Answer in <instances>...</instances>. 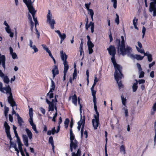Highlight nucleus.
Wrapping results in <instances>:
<instances>
[{
    "instance_id": "20e7f679",
    "label": "nucleus",
    "mask_w": 156,
    "mask_h": 156,
    "mask_svg": "<svg viewBox=\"0 0 156 156\" xmlns=\"http://www.w3.org/2000/svg\"><path fill=\"white\" fill-rule=\"evenodd\" d=\"M108 53L110 55H111V58L112 62L114 65L115 68L121 67L120 65L117 64L115 59V55L116 53V50L115 47L114 46L110 45L108 48L107 49Z\"/></svg>"
},
{
    "instance_id": "6e6552de",
    "label": "nucleus",
    "mask_w": 156,
    "mask_h": 156,
    "mask_svg": "<svg viewBox=\"0 0 156 156\" xmlns=\"http://www.w3.org/2000/svg\"><path fill=\"white\" fill-rule=\"evenodd\" d=\"M150 12H153V16H156V0H153V2L150 3L149 8Z\"/></svg>"
},
{
    "instance_id": "bb28decb",
    "label": "nucleus",
    "mask_w": 156,
    "mask_h": 156,
    "mask_svg": "<svg viewBox=\"0 0 156 156\" xmlns=\"http://www.w3.org/2000/svg\"><path fill=\"white\" fill-rule=\"evenodd\" d=\"M70 143H72V144H74L75 143H76V144H77V140L75 139V136L74 135L70 136Z\"/></svg>"
},
{
    "instance_id": "aec40b11",
    "label": "nucleus",
    "mask_w": 156,
    "mask_h": 156,
    "mask_svg": "<svg viewBox=\"0 0 156 156\" xmlns=\"http://www.w3.org/2000/svg\"><path fill=\"white\" fill-rule=\"evenodd\" d=\"M156 112V102L154 103L151 110V115H153Z\"/></svg>"
},
{
    "instance_id": "c756f323",
    "label": "nucleus",
    "mask_w": 156,
    "mask_h": 156,
    "mask_svg": "<svg viewBox=\"0 0 156 156\" xmlns=\"http://www.w3.org/2000/svg\"><path fill=\"white\" fill-rule=\"evenodd\" d=\"M81 151L80 149H79L78 150L76 154L74 152L72 153V156H80L81 155Z\"/></svg>"
},
{
    "instance_id": "f3484780",
    "label": "nucleus",
    "mask_w": 156,
    "mask_h": 156,
    "mask_svg": "<svg viewBox=\"0 0 156 156\" xmlns=\"http://www.w3.org/2000/svg\"><path fill=\"white\" fill-rule=\"evenodd\" d=\"M22 137L23 138V141L24 144L26 147H28L29 145V144L28 137L26 135H23Z\"/></svg>"
},
{
    "instance_id": "6e6d98bb",
    "label": "nucleus",
    "mask_w": 156,
    "mask_h": 156,
    "mask_svg": "<svg viewBox=\"0 0 156 156\" xmlns=\"http://www.w3.org/2000/svg\"><path fill=\"white\" fill-rule=\"evenodd\" d=\"M140 72V75L139 76V78H141L143 77L144 76V72L143 71H141Z\"/></svg>"
},
{
    "instance_id": "c03bdc74",
    "label": "nucleus",
    "mask_w": 156,
    "mask_h": 156,
    "mask_svg": "<svg viewBox=\"0 0 156 156\" xmlns=\"http://www.w3.org/2000/svg\"><path fill=\"white\" fill-rule=\"evenodd\" d=\"M29 114L30 117H33V113L32 108L29 109Z\"/></svg>"
},
{
    "instance_id": "a878e982",
    "label": "nucleus",
    "mask_w": 156,
    "mask_h": 156,
    "mask_svg": "<svg viewBox=\"0 0 156 156\" xmlns=\"http://www.w3.org/2000/svg\"><path fill=\"white\" fill-rule=\"evenodd\" d=\"M10 148L11 147H13L15 149V150L17 149V147L16 144V143L14 142H13L12 141V140H10Z\"/></svg>"
},
{
    "instance_id": "0eeeda50",
    "label": "nucleus",
    "mask_w": 156,
    "mask_h": 156,
    "mask_svg": "<svg viewBox=\"0 0 156 156\" xmlns=\"http://www.w3.org/2000/svg\"><path fill=\"white\" fill-rule=\"evenodd\" d=\"M51 82V88L48 93L47 94V96H48L49 98L51 99L53 98V91L55 88V83L51 79H50Z\"/></svg>"
},
{
    "instance_id": "603ef678",
    "label": "nucleus",
    "mask_w": 156,
    "mask_h": 156,
    "mask_svg": "<svg viewBox=\"0 0 156 156\" xmlns=\"http://www.w3.org/2000/svg\"><path fill=\"white\" fill-rule=\"evenodd\" d=\"M92 24L90 23H90L88 24H87V22H86L85 24V28L87 30L88 28L90 27L91 26Z\"/></svg>"
},
{
    "instance_id": "4c0bfd02",
    "label": "nucleus",
    "mask_w": 156,
    "mask_h": 156,
    "mask_svg": "<svg viewBox=\"0 0 156 156\" xmlns=\"http://www.w3.org/2000/svg\"><path fill=\"white\" fill-rule=\"evenodd\" d=\"M19 125L20 126H22V123L23 122V121L21 117L17 119Z\"/></svg>"
},
{
    "instance_id": "774afa93",
    "label": "nucleus",
    "mask_w": 156,
    "mask_h": 156,
    "mask_svg": "<svg viewBox=\"0 0 156 156\" xmlns=\"http://www.w3.org/2000/svg\"><path fill=\"white\" fill-rule=\"evenodd\" d=\"M5 76L4 74L3 73L2 70L0 69V77L2 78Z\"/></svg>"
},
{
    "instance_id": "a211bd4d",
    "label": "nucleus",
    "mask_w": 156,
    "mask_h": 156,
    "mask_svg": "<svg viewBox=\"0 0 156 156\" xmlns=\"http://www.w3.org/2000/svg\"><path fill=\"white\" fill-rule=\"evenodd\" d=\"M29 11V12L32 14L35 23H36V22L37 21V18L35 17L34 16L36 12V11L35 10V9H32Z\"/></svg>"
},
{
    "instance_id": "412c9836",
    "label": "nucleus",
    "mask_w": 156,
    "mask_h": 156,
    "mask_svg": "<svg viewBox=\"0 0 156 156\" xmlns=\"http://www.w3.org/2000/svg\"><path fill=\"white\" fill-rule=\"evenodd\" d=\"M25 131L29 139L31 140L33 136L32 133L29 129L27 128H26L25 129Z\"/></svg>"
},
{
    "instance_id": "f03ea898",
    "label": "nucleus",
    "mask_w": 156,
    "mask_h": 156,
    "mask_svg": "<svg viewBox=\"0 0 156 156\" xmlns=\"http://www.w3.org/2000/svg\"><path fill=\"white\" fill-rule=\"evenodd\" d=\"M3 91L2 92L4 93V90L6 91V94H9V96L8 97V101L11 105L13 107L14 106H16V102L14 101L12 94L11 92V89L9 85H8L7 87H3L2 88Z\"/></svg>"
},
{
    "instance_id": "7ed1b4c3",
    "label": "nucleus",
    "mask_w": 156,
    "mask_h": 156,
    "mask_svg": "<svg viewBox=\"0 0 156 156\" xmlns=\"http://www.w3.org/2000/svg\"><path fill=\"white\" fill-rule=\"evenodd\" d=\"M115 71L114 73V77L118 84L119 88L120 89L122 87V85L121 81L119 82V79H121L123 77V75L122 73V67L115 68Z\"/></svg>"
},
{
    "instance_id": "f8f14e48",
    "label": "nucleus",
    "mask_w": 156,
    "mask_h": 156,
    "mask_svg": "<svg viewBox=\"0 0 156 156\" xmlns=\"http://www.w3.org/2000/svg\"><path fill=\"white\" fill-rule=\"evenodd\" d=\"M5 57L4 55H1L0 53V65H2L4 70L5 69Z\"/></svg>"
},
{
    "instance_id": "1a4fd4ad",
    "label": "nucleus",
    "mask_w": 156,
    "mask_h": 156,
    "mask_svg": "<svg viewBox=\"0 0 156 156\" xmlns=\"http://www.w3.org/2000/svg\"><path fill=\"white\" fill-rule=\"evenodd\" d=\"M94 119H93L92 120V123L94 129H97L99 125V116H96L94 115Z\"/></svg>"
},
{
    "instance_id": "b1692460",
    "label": "nucleus",
    "mask_w": 156,
    "mask_h": 156,
    "mask_svg": "<svg viewBox=\"0 0 156 156\" xmlns=\"http://www.w3.org/2000/svg\"><path fill=\"white\" fill-rule=\"evenodd\" d=\"M72 103L74 104L75 106H77V98L75 94L72 96Z\"/></svg>"
},
{
    "instance_id": "8fccbe9b",
    "label": "nucleus",
    "mask_w": 156,
    "mask_h": 156,
    "mask_svg": "<svg viewBox=\"0 0 156 156\" xmlns=\"http://www.w3.org/2000/svg\"><path fill=\"white\" fill-rule=\"evenodd\" d=\"M111 1L113 3V7L115 9L117 7V0H111Z\"/></svg>"
},
{
    "instance_id": "7c9ffc66",
    "label": "nucleus",
    "mask_w": 156,
    "mask_h": 156,
    "mask_svg": "<svg viewBox=\"0 0 156 156\" xmlns=\"http://www.w3.org/2000/svg\"><path fill=\"white\" fill-rule=\"evenodd\" d=\"M121 98L122 105H124V106H126V98H124V96L122 95L121 96Z\"/></svg>"
},
{
    "instance_id": "c9c22d12",
    "label": "nucleus",
    "mask_w": 156,
    "mask_h": 156,
    "mask_svg": "<svg viewBox=\"0 0 156 156\" xmlns=\"http://www.w3.org/2000/svg\"><path fill=\"white\" fill-rule=\"evenodd\" d=\"M9 111V108L8 107L5 106L4 111V115L6 118H7V114Z\"/></svg>"
},
{
    "instance_id": "a18cd8bd",
    "label": "nucleus",
    "mask_w": 156,
    "mask_h": 156,
    "mask_svg": "<svg viewBox=\"0 0 156 156\" xmlns=\"http://www.w3.org/2000/svg\"><path fill=\"white\" fill-rule=\"evenodd\" d=\"M116 18L115 20V22L116 23L117 25H118L119 24V16L117 14H116Z\"/></svg>"
},
{
    "instance_id": "c85d7f7f",
    "label": "nucleus",
    "mask_w": 156,
    "mask_h": 156,
    "mask_svg": "<svg viewBox=\"0 0 156 156\" xmlns=\"http://www.w3.org/2000/svg\"><path fill=\"white\" fill-rule=\"evenodd\" d=\"M56 130L55 127H54L51 129V130H48L47 132V134L48 135H50L51 134L54 135L56 133Z\"/></svg>"
},
{
    "instance_id": "5fc2aeb1",
    "label": "nucleus",
    "mask_w": 156,
    "mask_h": 156,
    "mask_svg": "<svg viewBox=\"0 0 156 156\" xmlns=\"http://www.w3.org/2000/svg\"><path fill=\"white\" fill-rule=\"evenodd\" d=\"M11 55H12L13 59H15L16 58H17V55L16 53L13 52L11 54Z\"/></svg>"
},
{
    "instance_id": "e2e57ef3",
    "label": "nucleus",
    "mask_w": 156,
    "mask_h": 156,
    "mask_svg": "<svg viewBox=\"0 0 156 156\" xmlns=\"http://www.w3.org/2000/svg\"><path fill=\"white\" fill-rule=\"evenodd\" d=\"M138 21V19H136V18L135 17V18L133 19V25H137V23Z\"/></svg>"
},
{
    "instance_id": "338daca9",
    "label": "nucleus",
    "mask_w": 156,
    "mask_h": 156,
    "mask_svg": "<svg viewBox=\"0 0 156 156\" xmlns=\"http://www.w3.org/2000/svg\"><path fill=\"white\" fill-rule=\"evenodd\" d=\"M5 29L7 33H9L11 32V29H10V27H8H8H5Z\"/></svg>"
},
{
    "instance_id": "423d86ee",
    "label": "nucleus",
    "mask_w": 156,
    "mask_h": 156,
    "mask_svg": "<svg viewBox=\"0 0 156 156\" xmlns=\"http://www.w3.org/2000/svg\"><path fill=\"white\" fill-rule=\"evenodd\" d=\"M47 17V22L50 24L51 28L53 29L54 28V24L55 23V22L54 19L52 18V14L50 10H48Z\"/></svg>"
},
{
    "instance_id": "3c124183",
    "label": "nucleus",
    "mask_w": 156,
    "mask_h": 156,
    "mask_svg": "<svg viewBox=\"0 0 156 156\" xmlns=\"http://www.w3.org/2000/svg\"><path fill=\"white\" fill-rule=\"evenodd\" d=\"M136 48L137 51L141 53H144V49H140L138 47L136 46Z\"/></svg>"
},
{
    "instance_id": "9b49d317",
    "label": "nucleus",
    "mask_w": 156,
    "mask_h": 156,
    "mask_svg": "<svg viewBox=\"0 0 156 156\" xmlns=\"http://www.w3.org/2000/svg\"><path fill=\"white\" fill-rule=\"evenodd\" d=\"M80 116V119H81V122L82 124H81V128L80 131L81 132V137H83V129L85 125V116H83V118H82V115Z\"/></svg>"
},
{
    "instance_id": "a19ab883",
    "label": "nucleus",
    "mask_w": 156,
    "mask_h": 156,
    "mask_svg": "<svg viewBox=\"0 0 156 156\" xmlns=\"http://www.w3.org/2000/svg\"><path fill=\"white\" fill-rule=\"evenodd\" d=\"M59 36L62 41H64L66 37V34L64 33L61 34Z\"/></svg>"
},
{
    "instance_id": "49530a36",
    "label": "nucleus",
    "mask_w": 156,
    "mask_h": 156,
    "mask_svg": "<svg viewBox=\"0 0 156 156\" xmlns=\"http://www.w3.org/2000/svg\"><path fill=\"white\" fill-rule=\"evenodd\" d=\"M82 124V122H81V119H80V121H79L78 122V126L77 127V129H78L79 131H80V129L81 128V126Z\"/></svg>"
},
{
    "instance_id": "864d4df0",
    "label": "nucleus",
    "mask_w": 156,
    "mask_h": 156,
    "mask_svg": "<svg viewBox=\"0 0 156 156\" xmlns=\"http://www.w3.org/2000/svg\"><path fill=\"white\" fill-rule=\"evenodd\" d=\"M137 67L139 71H140L142 70V68L141 67V65L139 63H136Z\"/></svg>"
},
{
    "instance_id": "393cba45",
    "label": "nucleus",
    "mask_w": 156,
    "mask_h": 156,
    "mask_svg": "<svg viewBox=\"0 0 156 156\" xmlns=\"http://www.w3.org/2000/svg\"><path fill=\"white\" fill-rule=\"evenodd\" d=\"M49 143L51 144L52 147V150L54 151V149L55 148V146L54 144V141L53 137L52 136H51L49 137Z\"/></svg>"
},
{
    "instance_id": "de8ad7c7",
    "label": "nucleus",
    "mask_w": 156,
    "mask_h": 156,
    "mask_svg": "<svg viewBox=\"0 0 156 156\" xmlns=\"http://www.w3.org/2000/svg\"><path fill=\"white\" fill-rule=\"evenodd\" d=\"M90 23L92 24L91 27V32L93 33L94 32V23L92 22H90Z\"/></svg>"
},
{
    "instance_id": "473e14b6",
    "label": "nucleus",
    "mask_w": 156,
    "mask_h": 156,
    "mask_svg": "<svg viewBox=\"0 0 156 156\" xmlns=\"http://www.w3.org/2000/svg\"><path fill=\"white\" fill-rule=\"evenodd\" d=\"M4 126L5 128V131H9L10 130V126L6 122H5L4 123Z\"/></svg>"
},
{
    "instance_id": "13d9d810",
    "label": "nucleus",
    "mask_w": 156,
    "mask_h": 156,
    "mask_svg": "<svg viewBox=\"0 0 156 156\" xmlns=\"http://www.w3.org/2000/svg\"><path fill=\"white\" fill-rule=\"evenodd\" d=\"M148 61L149 62H151L152 60V58L151 54H150L149 55L147 56Z\"/></svg>"
},
{
    "instance_id": "58836bf2",
    "label": "nucleus",
    "mask_w": 156,
    "mask_h": 156,
    "mask_svg": "<svg viewBox=\"0 0 156 156\" xmlns=\"http://www.w3.org/2000/svg\"><path fill=\"white\" fill-rule=\"evenodd\" d=\"M6 133V134L8 138H9L10 140H12V139L11 137L10 133V131H5Z\"/></svg>"
},
{
    "instance_id": "2eb2a0df",
    "label": "nucleus",
    "mask_w": 156,
    "mask_h": 156,
    "mask_svg": "<svg viewBox=\"0 0 156 156\" xmlns=\"http://www.w3.org/2000/svg\"><path fill=\"white\" fill-rule=\"evenodd\" d=\"M52 71L53 74V78L54 79L56 75L59 74V71L57 66H54Z\"/></svg>"
},
{
    "instance_id": "0e129e2a",
    "label": "nucleus",
    "mask_w": 156,
    "mask_h": 156,
    "mask_svg": "<svg viewBox=\"0 0 156 156\" xmlns=\"http://www.w3.org/2000/svg\"><path fill=\"white\" fill-rule=\"evenodd\" d=\"M31 48L33 49L34 50V52L36 53L38 51V49L36 47V46L34 45L33 46V47Z\"/></svg>"
},
{
    "instance_id": "cd10ccee",
    "label": "nucleus",
    "mask_w": 156,
    "mask_h": 156,
    "mask_svg": "<svg viewBox=\"0 0 156 156\" xmlns=\"http://www.w3.org/2000/svg\"><path fill=\"white\" fill-rule=\"evenodd\" d=\"M90 2H89L88 3H86L85 4V6L87 10L88 11V13L90 12H92L93 11L92 9H90Z\"/></svg>"
},
{
    "instance_id": "f257e3e1",
    "label": "nucleus",
    "mask_w": 156,
    "mask_h": 156,
    "mask_svg": "<svg viewBox=\"0 0 156 156\" xmlns=\"http://www.w3.org/2000/svg\"><path fill=\"white\" fill-rule=\"evenodd\" d=\"M122 41L120 43V40L119 39H117L115 41V44L117 46V48L119 50H120V54L123 56L125 55V53L126 52L127 47H129L128 45L125 47V41L123 36H121Z\"/></svg>"
},
{
    "instance_id": "39448f33",
    "label": "nucleus",
    "mask_w": 156,
    "mask_h": 156,
    "mask_svg": "<svg viewBox=\"0 0 156 156\" xmlns=\"http://www.w3.org/2000/svg\"><path fill=\"white\" fill-rule=\"evenodd\" d=\"M132 51V49L131 47H127L126 52L125 53V55L127 54L130 58L136 59L138 60H142L143 59L144 56H141L140 55H134L132 54H131Z\"/></svg>"
},
{
    "instance_id": "e433bc0d",
    "label": "nucleus",
    "mask_w": 156,
    "mask_h": 156,
    "mask_svg": "<svg viewBox=\"0 0 156 156\" xmlns=\"http://www.w3.org/2000/svg\"><path fill=\"white\" fill-rule=\"evenodd\" d=\"M94 108L96 114H94V116L95 115L96 116H99V113L98 111L97 105H94Z\"/></svg>"
},
{
    "instance_id": "72a5a7b5",
    "label": "nucleus",
    "mask_w": 156,
    "mask_h": 156,
    "mask_svg": "<svg viewBox=\"0 0 156 156\" xmlns=\"http://www.w3.org/2000/svg\"><path fill=\"white\" fill-rule=\"evenodd\" d=\"M120 152L123 153V154H126L125 147L123 145H122L120 146Z\"/></svg>"
},
{
    "instance_id": "ddd939ff",
    "label": "nucleus",
    "mask_w": 156,
    "mask_h": 156,
    "mask_svg": "<svg viewBox=\"0 0 156 156\" xmlns=\"http://www.w3.org/2000/svg\"><path fill=\"white\" fill-rule=\"evenodd\" d=\"M63 64L64 65V76H63V79L64 80H65V78H66V74L67 72V70L69 69V66L68 65L67 62H65V63H63Z\"/></svg>"
},
{
    "instance_id": "4be33fe9",
    "label": "nucleus",
    "mask_w": 156,
    "mask_h": 156,
    "mask_svg": "<svg viewBox=\"0 0 156 156\" xmlns=\"http://www.w3.org/2000/svg\"><path fill=\"white\" fill-rule=\"evenodd\" d=\"M18 144L19 149L20 151V152L22 156H25L24 153L23 152L22 147V146H23V144H22V143L20 144Z\"/></svg>"
},
{
    "instance_id": "09e8293b",
    "label": "nucleus",
    "mask_w": 156,
    "mask_h": 156,
    "mask_svg": "<svg viewBox=\"0 0 156 156\" xmlns=\"http://www.w3.org/2000/svg\"><path fill=\"white\" fill-rule=\"evenodd\" d=\"M76 69H74V71L73 74V80L76 79Z\"/></svg>"
},
{
    "instance_id": "bf43d9fd",
    "label": "nucleus",
    "mask_w": 156,
    "mask_h": 156,
    "mask_svg": "<svg viewBox=\"0 0 156 156\" xmlns=\"http://www.w3.org/2000/svg\"><path fill=\"white\" fill-rule=\"evenodd\" d=\"M91 90L92 93V95L93 97L96 96V91L94 90V89H91Z\"/></svg>"
},
{
    "instance_id": "052dcab7",
    "label": "nucleus",
    "mask_w": 156,
    "mask_h": 156,
    "mask_svg": "<svg viewBox=\"0 0 156 156\" xmlns=\"http://www.w3.org/2000/svg\"><path fill=\"white\" fill-rule=\"evenodd\" d=\"M138 82L139 84H143L145 82V80L144 79L139 80Z\"/></svg>"
},
{
    "instance_id": "69168bd1",
    "label": "nucleus",
    "mask_w": 156,
    "mask_h": 156,
    "mask_svg": "<svg viewBox=\"0 0 156 156\" xmlns=\"http://www.w3.org/2000/svg\"><path fill=\"white\" fill-rule=\"evenodd\" d=\"M73 125V119H71V122L70 123L69 126L71 128L70 129H72Z\"/></svg>"
},
{
    "instance_id": "4d7b16f0",
    "label": "nucleus",
    "mask_w": 156,
    "mask_h": 156,
    "mask_svg": "<svg viewBox=\"0 0 156 156\" xmlns=\"http://www.w3.org/2000/svg\"><path fill=\"white\" fill-rule=\"evenodd\" d=\"M88 14L90 16H91V18L92 20V22L93 21V16L94 15V12L93 11H92V12H89L88 13Z\"/></svg>"
},
{
    "instance_id": "ea45409f",
    "label": "nucleus",
    "mask_w": 156,
    "mask_h": 156,
    "mask_svg": "<svg viewBox=\"0 0 156 156\" xmlns=\"http://www.w3.org/2000/svg\"><path fill=\"white\" fill-rule=\"evenodd\" d=\"M87 45L88 48H93L94 47V44L91 41H87Z\"/></svg>"
},
{
    "instance_id": "79ce46f5",
    "label": "nucleus",
    "mask_w": 156,
    "mask_h": 156,
    "mask_svg": "<svg viewBox=\"0 0 156 156\" xmlns=\"http://www.w3.org/2000/svg\"><path fill=\"white\" fill-rule=\"evenodd\" d=\"M55 109L56 110V112L54 114V116H53V117L52 121H54V122H55V121H56L55 118H56L57 117V107H56L55 106Z\"/></svg>"
},
{
    "instance_id": "4468645a",
    "label": "nucleus",
    "mask_w": 156,
    "mask_h": 156,
    "mask_svg": "<svg viewBox=\"0 0 156 156\" xmlns=\"http://www.w3.org/2000/svg\"><path fill=\"white\" fill-rule=\"evenodd\" d=\"M61 58L63 61V63L67 62L66 59L67 58V56L65 53H64L63 51H60Z\"/></svg>"
},
{
    "instance_id": "2f4dec72",
    "label": "nucleus",
    "mask_w": 156,
    "mask_h": 156,
    "mask_svg": "<svg viewBox=\"0 0 156 156\" xmlns=\"http://www.w3.org/2000/svg\"><path fill=\"white\" fill-rule=\"evenodd\" d=\"M3 79L4 82L8 84L9 82V79L7 76H5L2 78Z\"/></svg>"
},
{
    "instance_id": "680f3d73",
    "label": "nucleus",
    "mask_w": 156,
    "mask_h": 156,
    "mask_svg": "<svg viewBox=\"0 0 156 156\" xmlns=\"http://www.w3.org/2000/svg\"><path fill=\"white\" fill-rule=\"evenodd\" d=\"M29 121L30 122V125L33 124H34L33 120V117H30L29 119Z\"/></svg>"
},
{
    "instance_id": "dca6fc26",
    "label": "nucleus",
    "mask_w": 156,
    "mask_h": 156,
    "mask_svg": "<svg viewBox=\"0 0 156 156\" xmlns=\"http://www.w3.org/2000/svg\"><path fill=\"white\" fill-rule=\"evenodd\" d=\"M56 103H55V101L54 99H52V103L49 105L48 107V111H53L54 110V108L55 107V106L56 107Z\"/></svg>"
},
{
    "instance_id": "5701e85b",
    "label": "nucleus",
    "mask_w": 156,
    "mask_h": 156,
    "mask_svg": "<svg viewBox=\"0 0 156 156\" xmlns=\"http://www.w3.org/2000/svg\"><path fill=\"white\" fill-rule=\"evenodd\" d=\"M72 143H70V151L72 152L73 151V148L75 149L76 148L78 147V144H76V143H75L74 144H72Z\"/></svg>"
},
{
    "instance_id": "f704fd0d",
    "label": "nucleus",
    "mask_w": 156,
    "mask_h": 156,
    "mask_svg": "<svg viewBox=\"0 0 156 156\" xmlns=\"http://www.w3.org/2000/svg\"><path fill=\"white\" fill-rule=\"evenodd\" d=\"M122 109L124 111V113L125 114V116L126 117H127L128 116V110L126 108V106H124V107H123Z\"/></svg>"
},
{
    "instance_id": "9d476101",
    "label": "nucleus",
    "mask_w": 156,
    "mask_h": 156,
    "mask_svg": "<svg viewBox=\"0 0 156 156\" xmlns=\"http://www.w3.org/2000/svg\"><path fill=\"white\" fill-rule=\"evenodd\" d=\"M23 1L27 5L29 11L34 9L32 5L31 0H23Z\"/></svg>"
},
{
    "instance_id": "37998d69",
    "label": "nucleus",
    "mask_w": 156,
    "mask_h": 156,
    "mask_svg": "<svg viewBox=\"0 0 156 156\" xmlns=\"http://www.w3.org/2000/svg\"><path fill=\"white\" fill-rule=\"evenodd\" d=\"M78 104L80 105V115H81V113H82V106L81 105L80 102V98L79 97L78 98Z\"/></svg>"
},
{
    "instance_id": "6ab92c4d",
    "label": "nucleus",
    "mask_w": 156,
    "mask_h": 156,
    "mask_svg": "<svg viewBox=\"0 0 156 156\" xmlns=\"http://www.w3.org/2000/svg\"><path fill=\"white\" fill-rule=\"evenodd\" d=\"M135 81H136V83H134L132 86L133 91V92H136L138 88V81L137 80H135Z\"/></svg>"
}]
</instances>
